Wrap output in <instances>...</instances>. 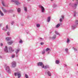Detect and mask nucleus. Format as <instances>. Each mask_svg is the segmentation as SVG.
<instances>
[{
  "mask_svg": "<svg viewBox=\"0 0 78 78\" xmlns=\"http://www.w3.org/2000/svg\"><path fill=\"white\" fill-rule=\"evenodd\" d=\"M25 76L26 78H28V76L27 74H25Z\"/></svg>",
  "mask_w": 78,
  "mask_h": 78,
  "instance_id": "nucleus-32",
  "label": "nucleus"
},
{
  "mask_svg": "<svg viewBox=\"0 0 78 78\" xmlns=\"http://www.w3.org/2000/svg\"><path fill=\"white\" fill-rule=\"evenodd\" d=\"M51 19V17L49 16L48 17L47 20V22H50V20Z\"/></svg>",
  "mask_w": 78,
  "mask_h": 78,
  "instance_id": "nucleus-14",
  "label": "nucleus"
},
{
  "mask_svg": "<svg viewBox=\"0 0 78 78\" xmlns=\"http://www.w3.org/2000/svg\"><path fill=\"white\" fill-rule=\"evenodd\" d=\"M61 17L62 18H60L59 20V21L60 22H62V20L64 19V16L63 15H62Z\"/></svg>",
  "mask_w": 78,
  "mask_h": 78,
  "instance_id": "nucleus-10",
  "label": "nucleus"
},
{
  "mask_svg": "<svg viewBox=\"0 0 78 78\" xmlns=\"http://www.w3.org/2000/svg\"><path fill=\"white\" fill-rule=\"evenodd\" d=\"M17 0H12L11 1V2H14L16 5H20V3L19 1H17Z\"/></svg>",
  "mask_w": 78,
  "mask_h": 78,
  "instance_id": "nucleus-3",
  "label": "nucleus"
},
{
  "mask_svg": "<svg viewBox=\"0 0 78 78\" xmlns=\"http://www.w3.org/2000/svg\"><path fill=\"white\" fill-rule=\"evenodd\" d=\"M6 29H8V25H6Z\"/></svg>",
  "mask_w": 78,
  "mask_h": 78,
  "instance_id": "nucleus-43",
  "label": "nucleus"
},
{
  "mask_svg": "<svg viewBox=\"0 0 78 78\" xmlns=\"http://www.w3.org/2000/svg\"><path fill=\"white\" fill-rule=\"evenodd\" d=\"M2 9L3 11V12H7V10H6V9H5L3 8V7H2Z\"/></svg>",
  "mask_w": 78,
  "mask_h": 78,
  "instance_id": "nucleus-16",
  "label": "nucleus"
},
{
  "mask_svg": "<svg viewBox=\"0 0 78 78\" xmlns=\"http://www.w3.org/2000/svg\"><path fill=\"white\" fill-rule=\"evenodd\" d=\"M28 1H30V0H28Z\"/></svg>",
  "mask_w": 78,
  "mask_h": 78,
  "instance_id": "nucleus-53",
  "label": "nucleus"
},
{
  "mask_svg": "<svg viewBox=\"0 0 78 78\" xmlns=\"http://www.w3.org/2000/svg\"><path fill=\"white\" fill-rule=\"evenodd\" d=\"M15 76H17V75L18 78H20V76H21V74H20V73L17 72L15 73Z\"/></svg>",
  "mask_w": 78,
  "mask_h": 78,
  "instance_id": "nucleus-5",
  "label": "nucleus"
},
{
  "mask_svg": "<svg viewBox=\"0 0 78 78\" xmlns=\"http://www.w3.org/2000/svg\"><path fill=\"white\" fill-rule=\"evenodd\" d=\"M37 27L38 28H39V27H40V24H37Z\"/></svg>",
  "mask_w": 78,
  "mask_h": 78,
  "instance_id": "nucleus-31",
  "label": "nucleus"
},
{
  "mask_svg": "<svg viewBox=\"0 0 78 78\" xmlns=\"http://www.w3.org/2000/svg\"><path fill=\"white\" fill-rule=\"evenodd\" d=\"M65 66L66 67L67 66V65H65Z\"/></svg>",
  "mask_w": 78,
  "mask_h": 78,
  "instance_id": "nucleus-52",
  "label": "nucleus"
},
{
  "mask_svg": "<svg viewBox=\"0 0 78 78\" xmlns=\"http://www.w3.org/2000/svg\"><path fill=\"white\" fill-rule=\"evenodd\" d=\"M19 51H20V49H16V55H17L19 53Z\"/></svg>",
  "mask_w": 78,
  "mask_h": 78,
  "instance_id": "nucleus-15",
  "label": "nucleus"
},
{
  "mask_svg": "<svg viewBox=\"0 0 78 78\" xmlns=\"http://www.w3.org/2000/svg\"><path fill=\"white\" fill-rule=\"evenodd\" d=\"M55 33L56 34H57V35H59V34L57 31H55Z\"/></svg>",
  "mask_w": 78,
  "mask_h": 78,
  "instance_id": "nucleus-29",
  "label": "nucleus"
},
{
  "mask_svg": "<svg viewBox=\"0 0 78 78\" xmlns=\"http://www.w3.org/2000/svg\"><path fill=\"white\" fill-rule=\"evenodd\" d=\"M50 50V49L48 48H47L46 49V51H49V50Z\"/></svg>",
  "mask_w": 78,
  "mask_h": 78,
  "instance_id": "nucleus-28",
  "label": "nucleus"
},
{
  "mask_svg": "<svg viewBox=\"0 0 78 78\" xmlns=\"http://www.w3.org/2000/svg\"><path fill=\"white\" fill-rule=\"evenodd\" d=\"M55 63L57 64H59V61L58 60H56Z\"/></svg>",
  "mask_w": 78,
  "mask_h": 78,
  "instance_id": "nucleus-20",
  "label": "nucleus"
},
{
  "mask_svg": "<svg viewBox=\"0 0 78 78\" xmlns=\"http://www.w3.org/2000/svg\"><path fill=\"white\" fill-rule=\"evenodd\" d=\"M17 11L18 12H20L21 11L20 8H18V9H17Z\"/></svg>",
  "mask_w": 78,
  "mask_h": 78,
  "instance_id": "nucleus-25",
  "label": "nucleus"
},
{
  "mask_svg": "<svg viewBox=\"0 0 78 78\" xmlns=\"http://www.w3.org/2000/svg\"><path fill=\"white\" fill-rule=\"evenodd\" d=\"M24 9L25 11H27V7H25L24 8Z\"/></svg>",
  "mask_w": 78,
  "mask_h": 78,
  "instance_id": "nucleus-23",
  "label": "nucleus"
},
{
  "mask_svg": "<svg viewBox=\"0 0 78 78\" xmlns=\"http://www.w3.org/2000/svg\"><path fill=\"white\" fill-rule=\"evenodd\" d=\"M7 35H8V36H9L10 34L9 33V32H7Z\"/></svg>",
  "mask_w": 78,
  "mask_h": 78,
  "instance_id": "nucleus-39",
  "label": "nucleus"
},
{
  "mask_svg": "<svg viewBox=\"0 0 78 78\" xmlns=\"http://www.w3.org/2000/svg\"><path fill=\"white\" fill-rule=\"evenodd\" d=\"M9 12H13V10H9Z\"/></svg>",
  "mask_w": 78,
  "mask_h": 78,
  "instance_id": "nucleus-34",
  "label": "nucleus"
},
{
  "mask_svg": "<svg viewBox=\"0 0 78 78\" xmlns=\"http://www.w3.org/2000/svg\"><path fill=\"white\" fill-rule=\"evenodd\" d=\"M15 56V55H12V58H14Z\"/></svg>",
  "mask_w": 78,
  "mask_h": 78,
  "instance_id": "nucleus-42",
  "label": "nucleus"
},
{
  "mask_svg": "<svg viewBox=\"0 0 78 78\" xmlns=\"http://www.w3.org/2000/svg\"><path fill=\"white\" fill-rule=\"evenodd\" d=\"M73 49H74V51H76V50H77V49H75L74 48H73Z\"/></svg>",
  "mask_w": 78,
  "mask_h": 78,
  "instance_id": "nucleus-41",
  "label": "nucleus"
},
{
  "mask_svg": "<svg viewBox=\"0 0 78 78\" xmlns=\"http://www.w3.org/2000/svg\"><path fill=\"white\" fill-rule=\"evenodd\" d=\"M42 55H44L45 53V51H43L41 52Z\"/></svg>",
  "mask_w": 78,
  "mask_h": 78,
  "instance_id": "nucleus-24",
  "label": "nucleus"
},
{
  "mask_svg": "<svg viewBox=\"0 0 78 78\" xmlns=\"http://www.w3.org/2000/svg\"><path fill=\"white\" fill-rule=\"evenodd\" d=\"M4 51L6 53H8V48L7 46H5V48H4Z\"/></svg>",
  "mask_w": 78,
  "mask_h": 78,
  "instance_id": "nucleus-11",
  "label": "nucleus"
},
{
  "mask_svg": "<svg viewBox=\"0 0 78 78\" xmlns=\"http://www.w3.org/2000/svg\"><path fill=\"white\" fill-rule=\"evenodd\" d=\"M0 13L2 16H3L4 14H3V12H2L1 11V10H0Z\"/></svg>",
  "mask_w": 78,
  "mask_h": 78,
  "instance_id": "nucleus-22",
  "label": "nucleus"
},
{
  "mask_svg": "<svg viewBox=\"0 0 78 78\" xmlns=\"http://www.w3.org/2000/svg\"><path fill=\"white\" fill-rule=\"evenodd\" d=\"M75 24H73L72 26V28L73 30H74L76 27V26H77V25L78 24V20H75Z\"/></svg>",
  "mask_w": 78,
  "mask_h": 78,
  "instance_id": "nucleus-2",
  "label": "nucleus"
},
{
  "mask_svg": "<svg viewBox=\"0 0 78 78\" xmlns=\"http://www.w3.org/2000/svg\"><path fill=\"white\" fill-rule=\"evenodd\" d=\"M44 43L43 42H41V45H44Z\"/></svg>",
  "mask_w": 78,
  "mask_h": 78,
  "instance_id": "nucleus-44",
  "label": "nucleus"
},
{
  "mask_svg": "<svg viewBox=\"0 0 78 78\" xmlns=\"http://www.w3.org/2000/svg\"><path fill=\"white\" fill-rule=\"evenodd\" d=\"M47 73L48 76H51V73H50V71H48Z\"/></svg>",
  "mask_w": 78,
  "mask_h": 78,
  "instance_id": "nucleus-21",
  "label": "nucleus"
},
{
  "mask_svg": "<svg viewBox=\"0 0 78 78\" xmlns=\"http://www.w3.org/2000/svg\"><path fill=\"white\" fill-rule=\"evenodd\" d=\"M5 69L7 72H8L9 73H11V70L9 69V67L8 66L7 64H5Z\"/></svg>",
  "mask_w": 78,
  "mask_h": 78,
  "instance_id": "nucleus-1",
  "label": "nucleus"
},
{
  "mask_svg": "<svg viewBox=\"0 0 78 78\" xmlns=\"http://www.w3.org/2000/svg\"><path fill=\"white\" fill-rule=\"evenodd\" d=\"M12 67H15L16 66V63L15 62H13L12 63Z\"/></svg>",
  "mask_w": 78,
  "mask_h": 78,
  "instance_id": "nucleus-7",
  "label": "nucleus"
},
{
  "mask_svg": "<svg viewBox=\"0 0 78 78\" xmlns=\"http://www.w3.org/2000/svg\"><path fill=\"white\" fill-rule=\"evenodd\" d=\"M2 30H4V31H7V30H6V29H5V28H4V27H3L2 28Z\"/></svg>",
  "mask_w": 78,
  "mask_h": 78,
  "instance_id": "nucleus-37",
  "label": "nucleus"
},
{
  "mask_svg": "<svg viewBox=\"0 0 78 78\" xmlns=\"http://www.w3.org/2000/svg\"><path fill=\"white\" fill-rule=\"evenodd\" d=\"M53 0H51V1H53Z\"/></svg>",
  "mask_w": 78,
  "mask_h": 78,
  "instance_id": "nucleus-54",
  "label": "nucleus"
},
{
  "mask_svg": "<svg viewBox=\"0 0 78 78\" xmlns=\"http://www.w3.org/2000/svg\"><path fill=\"white\" fill-rule=\"evenodd\" d=\"M37 65L38 66H41L42 67H43L42 65H44V64H43V63H42V62H39L37 64Z\"/></svg>",
  "mask_w": 78,
  "mask_h": 78,
  "instance_id": "nucleus-13",
  "label": "nucleus"
},
{
  "mask_svg": "<svg viewBox=\"0 0 78 78\" xmlns=\"http://www.w3.org/2000/svg\"><path fill=\"white\" fill-rule=\"evenodd\" d=\"M2 25V24H0V27Z\"/></svg>",
  "mask_w": 78,
  "mask_h": 78,
  "instance_id": "nucleus-46",
  "label": "nucleus"
},
{
  "mask_svg": "<svg viewBox=\"0 0 78 78\" xmlns=\"http://www.w3.org/2000/svg\"><path fill=\"white\" fill-rule=\"evenodd\" d=\"M56 35H55L54 36L52 37V39L53 40H54L55 39H56Z\"/></svg>",
  "mask_w": 78,
  "mask_h": 78,
  "instance_id": "nucleus-19",
  "label": "nucleus"
},
{
  "mask_svg": "<svg viewBox=\"0 0 78 78\" xmlns=\"http://www.w3.org/2000/svg\"><path fill=\"white\" fill-rule=\"evenodd\" d=\"M39 39L40 41H42L44 40V39L43 38H40Z\"/></svg>",
  "mask_w": 78,
  "mask_h": 78,
  "instance_id": "nucleus-30",
  "label": "nucleus"
},
{
  "mask_svg": "<svg viewBox=\"0 0 78 78\" xmlns=\"http://www.w3.org/2000/svg\"><path fill=\"white\" fill-rule=\"evenodd\" d=\"M71 4H69V6H70V5H71Z\"/></svg>",
  "mask_w": 78,
  "mask_h": 78,
  "instance_id": "nucleus-48",
  "label": "nucleus"
},
{
  "mask_svg": "<svg viewBox=\"0 0 78 78\" xmlns=\"http://www.w3.org/2000/svg\"><path fill=\"white\" fill-rule=\"evenodd\" d=\"M73 1H74V0H73Z\"/></svg>",
  "mask_w": 78,
  "mask_h": 78,
  "instance_id": "nucleus-55",
  "label": "nucleus"
},
{
  "mask_svg": "<svg viewBox=\"0 0 78 78\" xmlns=\"http://www.w3.org/2000/svg\"><path fill=\"white\" fill-rule=\"evenodd\" d=\"M60 26V24H58L56 26V28H58Z\"/></svg>",
  "mask_w": 78,
  "mask_h": 78,
  "instance_id": "nucleus-26",
  "label": "nucleus"
},
{
  "mask_svg": "<svg viewBox=\"0 0 78 78\" xmlns=\"http://www.w3.org/2000/svg\"><path fill=\"white\" fill-rule=\"evenodd\" d=\"M57 5L55 4H54L52 5V7L53 8H56V7H57Z\"/></svg>",
  "mask_w": 78,
  "mask_h": 78,
  "instance_id": "nucleus-18",
  "label": "nucleus"
},
{
  "mask_svg": "<svg viewBox=\"0 0 78 78\" xmlns=\"http://www.w3.org/2000/svg\"><path fill=\"white\" fill-rule=\"evenodd\" d=\"M12 43H13V41H11L10 42H8V45H11V44H12Z\"/></svg>",
  "mask_w": 78,
  "mask_h": 78,
  "instance_id": "nucleus-17",
  "label": "nucleus"
},
{
  "mask_svg": "<svg viewBox=\"0 0 78 78\" xmlns=\"http://www.w3.org/2000/svg\"><path fill=\"white\" fill-rule=\"evenodd\" d=\"M67 43H69V42H70V39H69V38H67Z\"/></svg>",
  "mask_w": 78,
  "mask_h": 78,
  "instance_id": "nucleus-35",
  "label": "nucleus"
},
{
  "mask_svg": "<svg viewBox=\"0 0 78 78\" xmlns=\"http://www.w3.org/2000/svg\"><path fill=\"white\" fill-rule=\"evenodd\" d=\"M65 51L66 52V53H67V52H68V48H66L65 49Z\"/></svg>",
  "mask_w": 78,
  "mask_h": 78,
  "instance_id": "nucleus-38",
  "label": "nucleus"
},
{
  "mask_svg": "<svg viewBox=\"0 0 78 78\" xmlns=\"http://www.w3.org/2000/svg\"><path fill=\"white\" fill-rule=\"evenodd\" d=\"M13 17H15V15H13Z\"/></svg>",
  "mask_w": 78,
  "mask_h": 78,
  "instance_id": "nucleus-50",
  "label": "nucleus"
},
{
  "mask_svg": "<svg viewBox=\"0 0 78 78\" xmlns=\"http://www.w3.org/2000/svg\"><path fill=\"white\" fill-rule=\"evenodd\" d=\"M42 68H44V69H46L49 68V66L48 65H46L44 66V65H43Z\"/></svg>",
  "mask_w": 78,
  "mask_h": 78,
  "instance_id": "nucleus-9",
  "label": "nucleus"
},
{
  "mask_svg": "<svg viewBox=\"0 0 78 78\" xmlns=\"http://www.w3.org/2000/svg\"><path fill=\"white\" fill-rule=\"evenodd\" d=\"M76 3L72 5V6H73V8L74 9H76V6H77V5H78V0H76Z\"/></svg>",
  "mask_w": 78,
  "mask_h": 78,
  "instance_id": "nucleus-4",
  "label": "nucleus"
},
{
  "mask_svg": "<svg viewBox=\"0 0 78 78\" xmlns=\"http://www.w3.org/2000/svg\"><path fill=\"white\" fill-rule=\"evenodd\" d=\"M19 43L20 44H22L23 43V41H22V40H20L19 41Z\"/></svg>",
  "mask_w": 78,
  "mask_h": 78,
  "instance_id": "nucleus-27",
  "label": "nucleus"
},
{
  "mask_svg": "<svg viewBox=\"0 0 78 78\" xmlns=\"http://www.w3.org/2000/svg\"><path fill=\"white\" fill-rule=\"evenodd\" d=\"M16 57H18V55H16Z\"/></svg>",
  "mask_w": 78,
  "mask_h": 78,
  "instance_id": "nucleus-51",
  "label": "nucleus"
},
{
  "mask_svg": "<svg viewBox=\"0 0 78 78\" xmlns=\"http://www.w3.org/2000/svg\"><path fill=\"white\" fill-rule=\"evenodd\" d=\"M2 3L3 6H5V2H4L2 1Z\"/></svg>",
  "mask_w": 78,
  "mask_h": 78,
  "instance_id": "nucleus-33",
  "label": "nucleus"
},
{
  "mask_svg": "<svg viewBox=\"0 0 78 78\" xmlns=\"http://www.w3.org/2000/svg\"><path fill=\"white\" fill-rule=\"evenodd\" d=\"M0 58H2V57L1 56H0Z\"/></svg>",
  "mask_w": 78,
  "mask_h": 78,
  "instance_id": "nucleus-47",
  "label": "nucleus"
},
{
  "mask_svg": "<svg viewBox=\"0 0 78 78\" xmlns=\"http://www.w3.org/2000/svg\"><path fill=\"white\" fill-rule=\"evenodd\" d=\"M0 45H1V46H3V44H2V43H1V44H0Z\"/></svg>",
  "mask_w": 78,
  "mask_h": 78,
  "instance_id": "nucleus-45",
  "label": "nucleus"
},
{
  "mask_svg": "<svg viewBox=\"0 0 78 78\" xmlns=\"http://www.w3.org/2000/svg\"><path fill=\"white\" fill-rule=\"evenodd\" d=\"M21 25H22V26H23L24 25H23H23L22 24Z\"/></svg>",
  "mask_w": 78,
  "mask_h": 78,
  "instance_id": "nucleus-49",
  "label": "nucleus"
},
{
  "mask_svg": "<svg viewBox=\"0 0 78 78\" xmlns=\"http://www.w3.org/2000/svg\"><path fill=\"white\" fill-rule=\"evenodd\" d=\"M9 51L11 53V52H12V51H14V49H12V47H10L9 48Z\"/></svg>",
  "mask_w": 78,
  "mask_h": 78,
  "instance_id": "nucleus-8",
  "label": "nucleus"
},
{
  "mask_svg": "<svg viewBox=\"0 0 78 78\" xmlns=\"http://www.w3.org/2000/svg\"><path fill=\"white\" fill-rule=\"evenodd\" d=\"M14 21H12L11 23V24L12 25H13V24H14Z\"/></svg>",
  "mask_w": 78,
  "mask_h": 78,
  "instance_id": "nucleus-40",
  "label": "nucleus"
},
{
  "mask_svg": "<svg viewBox=\"0 0 78 78\" xmlns=\"http://www.w3.org/2000/svg\"><path fill=\"white\" fill-rule=\"evenodd\" d=\"M39 8H41V12H44L45 11V9L44 8V7L41 5H39Z\"/></svg>",
  "mask_w": 78,
  "mask_h": 78,
  "instance_id": "nucleus-6",
  "label": "nucleus"
},
{
  "mask_svg": "<svg viewBox=\"0 0 78 78\" xmlns=\"http://www.w3.org/2000/svg\"><path fill=\"white\" fill-rule=\"evenodd\" d=\"M5 40L7 41H11V37H7L5 38Z\"/></svg>",
  "mask_w": 78,
  "mask_h": 78,
  "instance_id": "nucleus-12",
  "label": "nucleus"
},
{
  "mask_svg": "<svg viewBox=\"0 0 78 78\" xmlns=\"http://www.w3.org/2000/svg\"><path fill=\"white\" fill-rule=\"evenodd\" d=\"M74 14L73 17H75L76 16V12H74Z\"/></svg>",
  "mask_w": 78,
  "mask_h": 78,
  "instance_id": "nucleus-36",
  "label": "nucleus"
}]
</instances>
